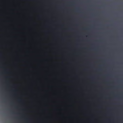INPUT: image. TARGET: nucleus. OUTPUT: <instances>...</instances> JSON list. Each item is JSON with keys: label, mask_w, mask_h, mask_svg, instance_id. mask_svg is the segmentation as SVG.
<instances>
[{"label": "nucleus", "mask_w": 123, "mask_h": 123, "mask_svg": "<svg viewBox=\"0 0 123 123\" xmlns=\"http://www.w3.org/2000/svg\"><path fill=\"white\" fill-rule=\"evenodd\" d=\"M19 101H22V100L20 99L19 100Z\"/></svg>", "instance_id": "1"}]
</instances>
